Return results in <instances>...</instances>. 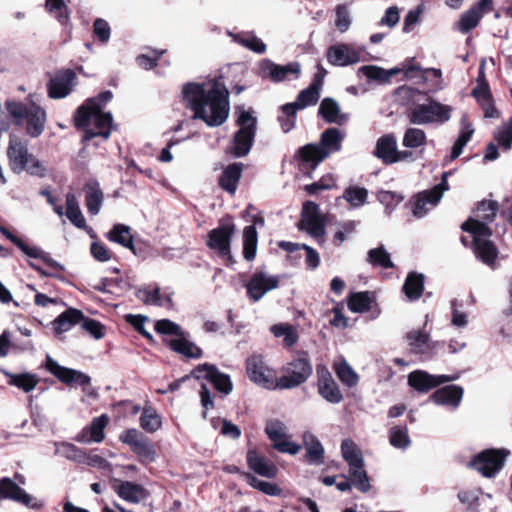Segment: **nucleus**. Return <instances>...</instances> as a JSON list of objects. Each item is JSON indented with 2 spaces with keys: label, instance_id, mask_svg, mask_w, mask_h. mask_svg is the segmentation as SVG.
Here are the masks:
<instances>
[{
  "label": "nucleus",
  "instance_id": "nucleus-48",
  "mask_svg": "<svg viewBox=\"0 0 512 512\" xmlns=\"http://www.w3.org/2000/svg\"><path fill=\"white\" fill-rule=\"evenodd\" d=\"M5 375L8 378V384L16 386L26 393L32 391L39 383L37 376L31 373L13 374L5 372Z\"/></svg>",
  "mask_w": 512,
  "mask_h": 512
},
{
  "label": "nucleus",
  "instance_id": "nucleus-35",
  "mask_svg": "<svg viewBox=\"0 0 512 512\" xmlns=\"http://www.w3.org/2000/svg\"><path fill=\"white\" fill-rule=\"evenodd\" d=\"M83 318L84 315L80 310L69 308L52 322L53 330L57 335H60L71 330L76 324L80 323Z\"/></svg>",
  "mask_w": 512,
  "mask_h": 512
},
{
  "label": "nucleus",
  "instance_id": "nucleus-14",
  "mask_svg": "<svg viewBox=\"0 0 512 512\" xmlns=\"http://www.w3.org/2000/svg\"><path fill=\"white\" fill-rule=\"evenodd\" d=\"M509 455L505 449H486L480 452L471 462V466L485 477H493L504 465Z\"/></svg>",
  "mask_w": 512,
  "mask_h": 512
},
{
  "label": "nucleus",
  "instance_id": "nucleus-2",
  "mask_svg": "<svg viewBox=\"0 0 512 512\" xmlns=\"http://www.w3.org/2000/svg\"><path fill=\"white\" fill-rule=\"evenodd\" d=\"M498 206L495 201H482L475 212V218L462 224V229L473 236V249L476 257L484 264L493 267L498 250L489 237L492 235L488 223L496 216Z\"/></svg>",
  "mask_w": 512,
  "mask_h": 512
},
{
  "label": "nucleus",
  "instance_id": "nucleus-16",
  "mask_svg": "<svg viewBox=\"0 0 512 512\" xmlns=\"http://www.w3.org/2000/svg\"><path fill=\"white\" fill-rule=\"evenodd\" d=\"M301 74V66L298 62L286 65H278L269 59H263L259 63V75L264 79L278 83L285 80L298 79Z\"/></svg>",
  "mask_w": 512,
  "mask_h": 512
},
{
  "label": "nucleus",
  "instance_id": "nucleus-1",
  "mask_svg": "<svg viewBox=\"0 0 512 512\" xmlns=\"http://www.w3.org/2000/svg\"><path fill=\"white\" fill-rule=\"evenodd\" d=\"M182 95L187 107L193 110V119H201L208 126L222 125L229 115V92L220 79L203 83H187Z\"/></svg>",
  "mask_w": 512,
  "mask_h": 512
},
{
  "label": "nucleus",
  "instance_id": "nucleus-43",
  "mask_svg": "<svg viewBox=\"0 0 512 512\" xmlns=\"http://www.w3.org/2000/svg\"><path fill=\"white\" fill-rule=\"evenodd\" d=\"M369 192L365 187L349 185L343 192L342 198L351 208H360L367 203Z\"/></svg>",
  "mask_w": 512,
  "mask_h": 512
},
{
  "label": "nucleus",
  "instance_id": "nucleus-24",
  "mask_svg": "<svg viewBox=\"0 0 512 512\" xmlns=\"http://www.w3.org/2000/svg\"><path fill=\"white\" fill-rule=\"evenodd\" d=\"M318 393L329 403L338 404L343 396L338 384L325 367H317Z\"/></svg>",
  "mask_w": 512,
  "mask_h": 512
},
{
  "label": "nucleus",
  "instance_id": "nucleus-63",
  "mask_svg": "<svg viewBox=\"0 0 512 512\" xmlns=\"http://www.w3.org/2000/svg\"><path fill=\"white\" fill-rule=\"evenodd\" d=\"M377 199L390 214L404 200V196L397 192L381 190L377 193Z\"/></svg>",
  "mask_w": 512,
  "mask_h": 512
},
{
  "label": "nucleus",
  "instance_id": "nucleus-64",
  "mask_svg": "<svg viewBox=\"0 0 512 512\" xmlns=\"http://www.w3.org/2000/svg\"><path fill=\"white\" fill-rule=\"evenodd\" d=\"M55 447V453L57 455L63 456L69 460L81 461L84 457L83 451L71 443H55Z\"/></svg>",
  "mask_w": 512,
  "mask_h": 512
},
{
  "label": "nucleus",
  "instance_id": "nucleus-30",
  "mask_svg": "<svg viewBox=\"0 0 512 512\" xmlns=\"http://www.w3.org/2000/svg\"><path fill=\"white\" fill-rule=\"evenodd\" d=\"M246 459L249 468L256 474L266 478H274L277 475V466L256 451L249 450Z\"/></svg>",
  "mask_w": 512,
  "mask_h": 512
},
{
  "label": "nucleus",
  "instance_id": "nucleus-6",
  "mask_svg": "<svg viewBox=\"0 0 512 512\" xmlns=\"http://www.w3.org/2000/svg\"><path fill=\"white\" fill-rule=\"evenodd\" d=\"M453 108L429 98L426 103L414 104L409 108L407 117L411 124H442L450 120Z\"/></svg>",
  "mask_w": 512,
  "mask_h": 512
},
{
  "label": "nucleus",
  "instance_id": "nucleus-47",
  "mask_svg": "<svg viewBox=\"0 0 512 512\" xmlns=\"http://www.w3.org/2000/svg\"><path fill=\"white\" fill-rule=\"evenodd\" d=\"M365 462L360 464L349 465V479L352 481L353 486L360 492H367L370 490V482L367 472L364 469Z\"/></svg>",
  "mask_w": 512,
  "mask_h": 512
},
{
  "label": "nucleus",
  "instance_id": "nucleus-9",
  "mask_svg": "<svg viewBox=\"0 0 512 512\" xmlns=\"http://www.w3.org/2000/svg\"><path fill=\"white\" fill-rule=\"evenodd\" d=\"M246 370L249 379L260 387L268 390H280L279 378L276 372L263 359L261 355H252L246 361Z\"/></svg>",
  "mask_w": 512,
  "mask_h": 512
},
{
  "label": "nucleus",
  "instance_id": "nucleus-28",
  "mask_svg": "<svg viewBox=\"0 0 512 512\" xmlns=\"http://www.w3.org/2000/svg\"><path fill=\"white\" fill-rule=\"evenodd\" d=\"M115 493L123 500L137 504L148 498V491L140 484L120 479L113 480Z\"/></svg>",
  "mask_w": 512,
  "mask_h": 512
},
{
  "label": "nucleus",
  "instance_id": "nucleus-49",
  "mask_svg": "<svg viewBox=\"0 0 512 512\" xmlns=\"http://www.w3.org/2000/svg\"><path fill=\"white\" fill-rule=\"evenodd\" d=\"M373 301L374 298L370 292H357L349 296L348 307L354 313H363L371 309Z\"/></svg>",
  "mask_w": 512,
  "mask_h": 512
},
{
  "label": "nucleus",
  "instance_id": "nucleus-52",
  "mask_svg": "<svg viewBox=\"0 0 512 512\" xmlns=\"http://www.w3.org/2000/svg\"><path fill=\"white\" fill-rule=\"evenodd\" d=\"M341 454L348 466L364 463V458L359 447L351 439H345L341 443Z\"/></svg>",
  "mask_w": 512,
  "mask_h": 512
},
{
  "label": "nucleus",
  "instance_id": "nucleus-31",
  "mask_svg": "<svg viewBox=\"0 0 512 512\" xmlns=\"http://www.w3.org/2000/svg\"><path fill=\"white\" fill-rule=\"evenodd\" d=\"M463 397V388L457 385H448L437 389L430 399L437 405L458 407Z\"/></svg>",
  "mask_w": 512,
  "mask_h": 512
},
{
  "label": "nucleus",
  "instance_id": "nucleus-41",
  "mask_svg": "<svg viewBox=\"0 0 512 512\" xmlns=\"http://www.w3.org/2000/svg\"><path fill=\"white\" fill-rule=\"evenodd\" d=\"M242 167L243 165L241 163H233L224 169L219 179V184L222 189L230 194L235 193L237 184L241 178Z\"/></svg>",
  "mask_w": 512,
  "mask_h": 512
},
{
  "label": "nucleus",
  "instance_id": "nucleus-22",
  "mask_svg": "<svg viewBox=\"0 0 512 512\" xmlns=\"http://www.w3.org/2000/svg\"><path fill=\"white\" fill-rule=\"evenodd\" d=\"M326 57L331 65L345 67L361 60V50L346 43H338L327 49Z\"/></svg>",
  "mask_w": 512,
  "mask_h": 512
},
{
  "label": "nucleus",
  "instance_id": "nucleus-34",
  "mask_svg": "<svg viewBox=\"0 0 512 512\" xmlns=\"http://www.w3.org/2000/svg\"><path fill=\"white\" fill-rule=\"evenodd\" d=\"M255 225L263 226L264 219L256 217L254 225L246 226L243 230V256L247 261L253 260L256 256L258 237Z\"/></svg>",
  "mask_w": 512,
  "mask_h": 512
},
{
  "label": "nucleus",
  "instance_id": "nucleus-53",
  "mask_svg": "<svg viewBox=\"0 0 512 512\" xmlns=\"http://www.w3.org/2000/svg\"><path fill=\"white\" fill-rule=\"evenodd\" d=\"M135 453L141 463H151L156 458V452L154 446L150 440L146 437L137 442L133 447L130 448Z\"/></svg>",
  "mask_w": 512,
  "mask_h": 512
},
{
  "label": "nucleus",
  "instance_id": "nucleus-8",
  "mask_svg": "<svg viewBox=\"0 0 512 512\" xmlns=\"http://www.w3.org/2000/svg\"><path fill=\"white\" fill-rule=\"evenodd\" d=\"M257 120L250 111L241 110L237 119L239 130L233 139L232 152L236 157L245 156L251 149Z\"/></svg>",
  "mask_w": 512,
  "mask_h": 512
},
{
  "label": "nucleus",
  "instance_id": "nucleus-5",
  "mask_svg": "<svg viewBox=\"0 0 512 512\" xmlns=\"http://www.w3.org/2000/svg\"><path fill=\"white\" fill-rule=\"evenodd\" d=\"M7 157L10 169L17 174L27 172L32 176L44 177L46 166L29 152L27 143L15 135L9 138Z\"/></svg>",
  "mask_w": 512,
  "mask_h": 512
},
{
  "label": "nucleus",
  "instance_id": "nucleus-10",
  "mask_svg": "<svg viewBox=\"0 0 512 512\" xmlns=\"http://www.w3.org/2000/svg\"><path fill=\"white\" fill-rule=\"evenodd\" d=\"M300 229L307 232L317 243L322 244L325 241L326 221L320 213L319 206L307 201L303 205Z\"/></svg>",
  "mask_w": 512,
  "mask_h": 512
},
{
  "label": "nucleus",
  "instance_id": "nucleus-46",
  "mask_svg": "<svg viewBox=\"0 0 512 512\" xmlns=\"http://www.w3.org/2000/svg\"><path fill=\"white\" fill-rule=\"evenodd\" d=\"M424 288V275L416 272L408 274L403 291L408 299L416 300L421 297Z\"/></svg>",
  "mask_w": 512,
  "mask_h": 512
},
{
  "label": "nucleus",
  "instance_id": "nucleus-57",
  "mask_svg": "<svg viewBox=\"0 0 512 512\" xmlns=\"http://www.w3.org/2000/svg\"><path fill=\"white\" fill-rule=\"evenodd\" d=\"M402 144L406 148L415 149L426 144V134L419 128H408L403 136Z\"/></svg>",
  "mask_w": 512,
  "mask_h": 512
},
{
  "label": "nucleus",
  "instance_id": "nucleus-29",
  "mask_svg": "<svg viewBox=\"0 0 512 512\" xmlns=\"http://www.w3.org/2000/svg\"><path fill=\"white\" fill-rule=\"evenodd\" d=\"M0 499H11L31 508L37 506L32 496L7 477L0 479Z\"/></svg>",
  "mask_w": 512,
  "mask_h": 512
},
{
  "label": "nucleus",
  "instance_id": "nucleus-59",
  "mask_svg": "<svg viewBox=\"0 0 512 512\" xmlns=\"http://www.w3.org/2000/svg\"><path fill=\"white\" fill-rule=\"evenodd\" d=\"M367 260L372 265L379 266L384 269L392 268L394 266L390 259V254L384 246L369 250Z\"/></svg>",
  "mask_w": 512,
  "mask_h": 512
},
{
  "label": "nucleus",
  "instance_id": "nucleus-11",
  "mask_svg": "<svg viewBox=\"0 0 512 512\" xmlns=\"http://www.w3.org/2000/svg\"><path fill=\"white\" fill-rule=\"evenodd\" d=\"M235 233V225L231 219H222L218 227L212 229L207 235V246L220 256L232 261L230 253L231 240Z\"/></svg>",
  "mask_w": 512,
  "mask_h": 512
},
{
  "label": "nucleus",
  "instance_id": "nucleus-19",
  "mask_svg": "<svg viewBox=\"0 0 512 512\" xmlns=\"http://www.w3.org/2000/svg\"><path fill=\"white\" fill-rule=\"evenodd\" d=\"M458 378L459 374L432 375L423 370H415L408 375V384L414 390L420 393H426L441 384L455 381Z\"/></svg>",
  "mask_w": 512,
  "mask_h": 512
},
{
  "label": "nucleus",
  "instance_id": "nucleus-55",
  "mask_svg": "<svg viewBox=\"0 0 512 512\" xmlns=\"http://www.w3.org/2000/svg\"><path fill=\"white\" fill-rule=\"evenodd\" d=\"M334 369L337 377L344 385L348 387L357 385L359 377L345 360L335 364Z\"/></svg>",
  "mask_w": 512,
  "mask_h": 512
},
{
  "label": "nucleus",
  "instance_id": "nucleus-50",
  "mask_svg": "<svg viewBox=\"0 0 512 512\" xmlns=\"http://www.w3.org/2000/svg\"><path fill=\"white\" fill-rule=\"evenodd\" d=\"M473 133H474V128H473L472 124L466 122L465 118H463L461 121V133L458 136L457 140L455 141V143L452 147V150H451V155H450L451 160H455L456 158H458L461 155L463 148L469 142Z\"/></svg>",
  "mask_w": 512,
  "mask_h": 512
},
{
  "label": "nucleus",
  "instance_id": "nucleus-58",
  "mask_svg": "<svg viewBox=\"0 0 512 512\" xmlns=\"http://www.w3.org/2000/svg\"><path fill=\"white\" fill-rule=\"evenodd\" d=\"M297 111L296 104L287 103L281 107V115L278 116V121L284 133L294 128Z\"/></svg>",
  "mask_w": 512,
  "mask_h": 512
},
{
  "label": "nucleus",
  "instance_id": "nucleus-23",
  "mask_svg": "<svg viewBox=\"0 0 512 512\" xmlns=\"http://www.w3.org/2000/svg\"><path fill=\"white\" fill-rule=\"evenodd\" d=\"M76 84V74L71 69L55 73L48 83V95L53 99L64 98L70 94Z\"/></svg>",
  "mask_w": 512,
  "mask_h": 512
},
{
  "label": "nucleus",
  "instance_id": "nucleus-44",
  "mask_svg": "<svg viewBox=\"0 0 512 512\" xmlns=\"http://www.w3.org/2000/svg\"><path fill=\"white\" fill-rule=\"evenodd\" d=\"M107 238L112 242L134 251L131 229L125 224H115L108 232Z\"/></svg>",
  "mask_w": 512,
  "mask_h": 512
},
{
  "label": "nucleus",
  "instance_id": "nucleus-20",
  "mask_svg": "<svg viewBox=\"0 0 512 512\" xmlns=\"http://www.w3.org/2000/svg\"><path fill=\"white\" fill-rule=\"evenodd\" d=\"M191 376L198 380H208L216 390L224 395H228L233 388L230 377L227 374L219 372L216 366L208 363L196 367L191 372Z\"/></svg>",
  "mask_w": 512,
  "mask_h": 512
},
{
  "label": "nucleus",
  "instance_id": "nucleus-36",
  "mask_svg": "<svg viewBox=\"0 0 512 512\" xmlns=\"http://www.w3.org/2000/svg\"><path fill=\"white\" fill-rule=\"evenodd\" d=\"M137 298L147 305L162 306L166 308L172 307V299L170 295H161L158 286L149 285L137 291Z\"/></svg>",
  "mask_w": 512,
  "mask_h": 512
},
{
  "label": "nucleus",
  "instance_id": "nucleus-17",
  "mask_svg": "<svg viewBox=\"0 0 512 512\" xmlns=\"http://www.w3.org/2000/svg\"><path fill=\"white\" fill-rule=\"evenodd\" d=\"M406 339L409 346V351L412 354L419 355L422 359H431L439 354V351L444 348V344L439 341H430L428 333L420 330H412L407 333Z\"/></svg>",
  "mask_w": 512,
  "mask_h": 512
},
{
  "label": "nucleus",
  "instance_id": "nucleus-60",
  "mask_svg": "<svg viewBox=\"0 0 512 512\" xmlns=\"http://www.w3.org/2000/svg\"><path fill=\"white\" fill-rule=\"evenodd\" d=\"M45 6L59 23L65 25L69 21V11L63 0H46Z\"/></svg>",
  "mask_w": 512,
  "mask_h": 512
},
{
  "label": "nucleus",
  "instance_id": "nucleus-18",
  "mask_svg": "<svg viewBox=\"0 0 512 512\" xmlns=\"http://www.w3.org/2000/svg\"><path fill=\"white\" fill-rule=\"evenodd\" d=\"M265 432L273 442V447L281 453L296 455L301 450V446L290 440L287 433V427L280 421H269L266 424Z\"/></svg>",
  "mask_w": 512,
  "mask_h": 512
},
{
  "label": "nucleus",
  "instance_id": "nucleus-3",
  "mask_svg": "<svg viewBox=\"0 0 512 512\" xmlns=\"http://www.w3.org/2000/svg\"><path fill=\"white\" fill-rule=\"evenodd\" d=\"M111 91H104L97 97L87 99L75 112L74 123L84 131L83 141L94 137L107 140L111 134L112 115L102 111L103 106L112 99Z\"/></svg>",
  "mask_w": 512,
  "mask_h": 512
},
{
  "label": "nucleus",
  "instance_id": "nucleus-13",
  "mask_svg": "<svg viewBox=\"0 0 512 512\" xmlns=\"http://www.w3.org/2000/svg\"><path fill=\"white\" fill-rule=\"evenodd\" d=\"M280 276L265 270L255 271L245 284L247 297L252 302L260 301L268 292L278 288Z\"/></svg>",
  "mask_w": 512,
  "mask_h": 512
},
{
  "label": "nucleus",
  "instance_id": "nucleus-45",
  "mask_svg": "<svg viewBox=\"0 0 512 512\" xmlns=\"http://www.w3.org/2000/svg\"><path fill=\"white\" fill-rule=\"evenodd\" d=\"M65 215L77 228L86 227V220L81 212L77 197L73 193H68L66 195Z\"/></svg>",
  "mask_w": 512,
  "mask_h": 512
},
{
  "label": "nucleus",
  "instance_id": "nucleus-4",
  "mask_svg": "<svg viewBox=\"0 0 512 512\" xmlns=\"http://www.w3.org/2000/svg\"><path fill=\"white\" fill-rule=\"evenodd\" d=\"M345 132L338 128H328L321 134L319 144H307L299 150L303 171H313L332 153L341 149Z\"/></svg>",
  "mask_w": 512,
  "mask_h": 512
},
{
  "label": "nucleus",
  "instance_id": "nucleus-62",
  "mask_svg": "<svg viewBox=\"0 0 512 512\" xmlns=\"http://www.w3.org/2000/svg\"><path fill=\"white\" fill-rule=\"evenodd\" d=\"M494 139L505 150L512 146V119L504 122L494 133Z\"/></svg>",
  "mask_w": 512,
  "mask_h": 512
},
{
  "label": "nucleus",
  "instance_id": "nucleus-51",
  "mask_svg": "<svg viewBox=\"0 0 512 512\" xmlns=\"http://www.w3.org/2000/svg\"><path fill=\"white\" fill-rule=\"evenodd\" d=\"M271 332L277 338H283V344L286 347L293 346L298 341L296 328L288 323H279L271 327Z\"/></svg>",
  "mask_w": 512,
  "mask_h": 512
},
{
  "label": "nucleus",
  "instance_id": "nucleus-7",
  "mask_svg": "<svg viewBox=\"0 0 512 512\" xmlns=\"http://www.w3.org/2000/svg\"><path fill=\"white\" fill-rule=\"evenodd\" d=\"M313 371L310 359L305 352L297 356L282 367V375L279 377L280 390L293 389L308 380Z\"/></svg>",
  "mask_w": 512,
  "mask_h": 512
},
{
  "label": "nucleus",
  "instance_id": "nucleus-21",
  "mask_svg": "<svg viewBox=\"0 0 512 512\" xmlns=\"http://www.w3.org/2000/svg\"><path fill=\"white\" fill-rule=\"evenodd\" d=\"M375 155L385 164H393L410 157L408 151H399L397 149V140L393 134H386L377 140Z\"/></svg>",
  "mask_w": 512,
  "mask_h": 512
},
{
  "label": "nucleus",
  "instance_id": "nucleus-27",
  "mask_svg": "<svg viewBox=\"0 0 512 512\" xmlns=\"http://www.w3.org/2000/svg\"><path fill=\"white\" fill-rule=\"evenodd\" d=\"M46 369L64 383L76 382L80 385H87L90 383V377L82 372L69 369L59 365L49 355L46 357Z\"/></svg>",
  "mask_w": 512,
  "mask_h": 512
},
{
  "label": "nucleus",
  "instance_id": "nucleus-15",
  "mask_svg": "<svg viewBox=\"0 0 512 512\" xmlns=\"http://www.w3.org/2000/svg\"><path fill=\"white\" fill-rule=\"evenodd\" d=\"M447 175L445 172L442 177V182L436 185L431 190L424 191L416 195L411 201V211L417 218L424 217L427 212L436 206V204L442 198L443 192L448 189Z\"/></svg>",
  "mask_w": 512,
  "mask_h": 512
},
{
  "label": "nucleus",
  "instance_id": "nucleus-54",
  "mask_svg": "<svg viewBox=\"0 0 512 512\" xmlns=\"http://www.w3.org/2000/svg\"><path fill=\"white\" fill-rule=\"evenodd\" d=\"M389 443L397 449H407L411 444L408 428L406 426L392 427L389 430Z\"/></svg>",
  "mask_w": 512,
  "mask_h": 512
},
{
  "label": "nucleus",
  "instance_id": "nucleus-33",
  "mask_svg": "<svg viewBox=\"0 0 512 512\" xmlns=\"http://www.w3.org/2000/svg\"><path fill=\"white\" fill-rule=\"evenodd\" d=\"M26 132L30 137H38L42 134L46 123V112L35 103H30V112L26 115Z\"/></svg>",
  "mask_w": 512,
  "mask_h": 512
},
{
  "label": "nucleus",
  "instance_id": "nucleus-40",
  "mask_svg": "<svg viewBox=\"0 0 512 512\" xmlns=\"http://www.w3.org/2000/svg\"><path fill=\"white\" fill-rule=\"evenodd\" d=\"M472 95L481 105L482 109L484 110V116L486 118H494L498 116L497 110L494 108L493 105L492 96L488 83H482L480 85H477L473 89Z\"/></svg>",
  "mask_w": 512,
  "mask_h": 512
},
{
  "label": "nucleus",
  "instance_id": "nucleus-37",
  "mask_svg": "<svg viewBox=\"0 0 512 512\" xmlns=\"http://www.w3.org/2000/svg\"><path fill=\"white\" fill-rule=\"evenodd\" d=\"M85 204L91 215H97L102 207L104 195L97 181H89L85 187Z\"/></svg>",
  "mask_w": 512,
  "mask_h": 512
},
{
  "label": "nucleus",
  "instance_id": "nucleus-12",
  "mask_svg": "<svg viewBox=\"0 0 512 512\" xmlns=\"http://www.w3.org/2000/svg\"><path fill=\"white\" fill-rule=\"evenodd\" d=\"M155 330L160 334L179 336V338L173 339L170 342V346L174 351L190 358L201 356V349L182 337V330L176 323L168 319H162L156 322Z\"/></svg>",
  "mask_w": 512,
  "mask_h": 512
},
{
  "label": "nucleus",
  "instance_id": "nucleus-25",
  "mask_svg": "<svg viewBox=\"0 0 512 512\" xmlns=\"http://www.w3.org/2000/svg\"><path fill=\"white\" fill-rule=\"evenodd\" d=\"M493 0H481L463 13L458 21V28L462 33L474 29L485 13L492 9Z\"/></svg>",
  "mask_w": 512,
  "mask_h": 512
},
{
  "label": "nucleus",
  "instance_id": "nucleus-32",
  "mask_svg": "<svg viewBox=\"0 0 512 512\" xmlns=\"http://www.w3.org/2000/svg\"><path fill=\"white\" fill-rule=\"evenodd\" d=\"M303 445L306 450L305 460L310 465H321L324 463V448L318 438L311 432L303 434Z\"/></svg>",
  "mask_w": 512,
  "mask_h": 512
},
{
  "label": "nucleus",
  "instance_id": "nucleus-26",
  "mask_svg": "<svg viewBox=\"0 0 512 512\" xmlns=\"http://www.w3.org/2000/svg\"><path fill=\"white\" fill-rule=\"evenodd\" d=\"M0 232L10 240L14 245H16L24 254L31 258L41 259L47 265L52 268L63 270L61 264L57 261L50 258L42 249L36 246H28L22 239L12 234L9 230L0 226Z\"/></svg>",
  "mask_w": 512,
  "mask_h": 512
},
{
  "label": "nucleus",
  "instance_id": "nucleus-56",
  "mask_svg": "<svg viewBox=\"0 0 512 512\" xmlns=\"http://www.w3.org/2000/svg\"><path fill=\"white\" fill-rule=\"evenodd\" d=\"M162 425L161 417L151 407L144 408L140 417V426L149 433L156 432Z\"/></svg>",
  "mask_w": 512,
  "mask_h": 512
},
{
  "label": "nucleus",
  "instance_id": "nucleus-61",
  "mask_svg": "<svg viewBox=\"0 0 512 512\" xmlns=\"http://www.w3.org/2000/svg\"><path fill=\"white\" fill-rule=\"evenodd\" d=\"M109 423V417L106 414H102L92 420L91 424L87 426L90 436L93 442L100 443L105 438V428Z\"/></svg>",
  "mask_w": 512,
  "mask_h": 512
},
{
  "label": "nucleus",
  "instance_id": "nucleus-39",
  "mask_svg": "<svg viewBox=\"0 0 512 512\" xmlns=\"http://www.w3.org/2000/svg\"><path fill=\"white\" fill-rule=\"evenodd\" d=\"M414 71H421L423 81L430 82L427 93H434L443 89L442 72L440 69L427 68L421 70L418 66H410L406 69L405 76L407 78L412 77Z\"/></svg>",
  "mask_w": 512,
  "mask_h": 512
},
{
  "label": "nucleus",
  "instance_id": "nucleus-42",
  "mask_svg": "<svg viewBox=\"0 0 512 512\" xmlns=\"http://www.w3.org/2000/svg\"><path fill=\"white\" fill-rule=\"evenodd\" d=\"M319 114L328 123L343 124L348 119L347 115L340 113L339 104L332 98L322 100L319 107Z\"/></svg>",
  "mask_w": 512,
  "mask_h": 512
},
{
  "label": "nucleus",
  "instance_id": "nucleus-38",
  "mask_svg": "<svg viewBox=\"0 0 512 512\" xmlns=\"http://www.w3.org/2000/svg\"><path fill=\"white\" fill-rule=\"evenodd\" d=\"M322 78L320 76H316L312 83L308 88L302 90L297 97L295 102L291 104H296L297 109H304L308 106L315 105L320 97V89L322 86Z\"/></svg>",
  "mask_w": 512,
  "mask_h": 512
}]
</instances>
